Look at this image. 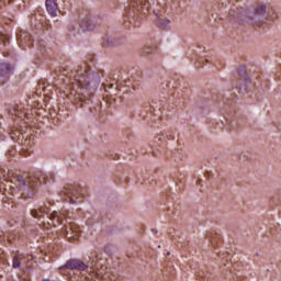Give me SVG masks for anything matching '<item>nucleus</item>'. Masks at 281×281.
Here are the masks:
<instances>
[{"label": "nucleus", "mask_w": 281, "mask_h": 281, "mask_svg": "<svg viewBox=\"0 0 281 281\" xmlns=\"http://www.w3.org/2000/svg\"><path fill=\"white\" fill-rule=\"evenodd\" d=\"M14 71V66L8 63H1L0 64V82L4 85V82H8V79L10 76H12V72Z\"/></svg>", "instance_id": "nucleus-8"}, {"label": "nucleus", "mask_w": 281, "mask_h": 281, "mask_svg": "<svg viewBox=\"0 0 281 281\" xmlns=\"http://www.w3.org/2000/svg\"><path fill=\"white\" fill-rule=\"evenodd\" d=\"M21 111H23L22 104L13 103L9 106V113H11V115L20 116Z\"/></svg>", "instance_id": "nucleus-15"}, {"label": "nucleus", "mask_w": 281, "mask_h": 281, "mask_svg": "<svg viewBox=\"0 0 281 281\" xmlns=\"http://www.w3.org/2000/svg\"><path fill=\"white\" fill-rule=\"evenodd\" d=\"M64 267L65 269H70L71 271H85L89 266H87V263L80 259H70L65 263Z\"/></svg>", "instance_id": "nucleus-9"}, {"label": "nucleus", "mask_w": 281, "mask_h": 281, "mask_svg": "<svg viewBox=\"0 0 281 281\" xmlns=\"http://www.w3.org/2000/svg\"><path fill=\"white\" fill-rule=\"evenodd\" d=\"M47 216V218H49V221H52L53 225L56 227V225H63L64 221H65V214L64 213H59L57 211H53L49 206H47V204H44L42 206H40L38 209H33L31 211V215L34 218H44V216Z\"/></svg>", "instance_id": "nucleus-4"}, {"label": "nucleus", "mask_w": 281, "mask_h": 281, "mask_svg": "<svg viewBox=\"0 0 281 281\" xmlns=\"http://www.w3.org/2000/svg\"><path fill=\"white\" fill-rule=\"evenodd\" d=\"M100 74L93 70H77V74L70 81V95H74L75 102L79 104L80 109L83 106L85 98L87 95H91V93H95L98 88L100 87ZM85 91H89L87 95H85Z\"/></svg>", "instance_id": "nucleus-2"}, {"label": "nucleus", "mask_w": 281, "mask_h": 281, "mask_svg": "<svg viewBox=\"0 0 281 281\" xmlns=\"http://www.w3.org/2000/svg\"><path fill=\"white\" fill-rule=\"evenodd\" d=\"M60 196L74 205L78 203V196H80V187L78 184H66L60 192Z\"/></svg>", "instance_id": "nucleus-5"}, {"label": "nucleus", "mask_w": 281, "mask_h": 281, "mask_svg": "<svg viewBox=\"0 0 281 281\" xmlns=\"http://www.w3.org/2000/svg\"><path fill=\"white\" fill-rule=\"evenodd\" d=\"M237 74L238 76H240V78H244V80L246 82H251V79L249 77H247V67L245 66H240L238 69H237Z\"/></svg>", "instance_id": "nucleus-16"}, {"label": "nucleus", "mask_w": 281, "mask_h": 281, "mask_svg": "<svg viewBox=\"0 0 281 281\" xmlns=\"http://www.w3.org/2000/svg\"><path fill=\"white\" fill-rule=\"evenodd\" d=\"M61 232L65 238H68V240H78V237L80 236V227L74 222L65 224Z\"/></svg>", "instance_id": "nucleus-7"}, {"label": "nucleus", "mask_w": 281, "mask_h": 281, "mask_svg": "<svg viewBox=\"0 0 281 281\" xmlns=\"http://www.w3.org/2000/svg\"><path fill=\"white\" fill-rule=\"evenodd\" d=\"M18 43H27L30 41V34L29 33H22L16 35Z\"/></svg>", "instance_id": "nucleus-18"}, {"label": "nucleus", "mask_w": 281, "mask_h": 281, "mask_svg": "<svg viewBox=\"0 0 281 281\" xmlns=\"http://www.w3.org/2000/svg\"><path fill=\"white\" fill-rule=\"evenodd\" d=\"M155 15H156V20H155L156 27H159L160 30H166V27L170 25V21L168 19L160 18L159 14L157 13H155Z\"/></svg>", "instance_id": "nucleus-13"}, {"label": "nucleus", "mask_w": 281, "mask_h": 281, "mask_svg": "<svg viewBox=\"0 0 281 281\" xmlns=\"http://www.w3.org/2000/svg\"><path fill=\"white\" fill-rule=\"evenodd\" d=\"M45 5L48 14H50V16H56L58 12V3L56 0H46Z\"/></svg>", "instance_id": "nucleus-11"}, {"label": "nucleus", "mask_w": 281, "mask_h": 281, "mask_svg": "<svg viewBox=\"0 0 281 281\" xmlns=\"http://www.w3.org/2000/svg\"><path fill=\"white\" fill-rule=\"evenodd\" d=\"M229 18L231 19H243L244 16L247 18L248 23H254L255 25H258L262 19H265V14H267V7L265 4H260L255 9H240V10H234L232 9L229 11Z\"/></svg>", "instance_id": "nucleus-3"}, {"label": "nucleus", "mask_w": 281, "mask_h": 281, "mask_svg": "<svg viewBox=\"0 0 281 281\" xmlns=\"http://www.w3.org/2000/svg\"><path fill=\"white\" fill-rule=\"evenodd\" d=\"M113 87H114L113 83H110V85L105 86V91H109V90H106V89H113Z\"/></svg>", "instance_id": "nucleus-20"}, {"label": "nucleus", "mask_w": 281, "mask_h": 281, "mask_svg": "<svg viewBox=\"0 0 281 281\" xmlns=\"http://www.w3.org/2000/svg\"><path fill=\"white\" fill-rule=\"evenodd\" d=\"M8 45L10 44V38H8V35L1 34L0 33V45Z\"/></svg>", "instance_id": "nucleus-19"}, {"label": "nucleus", "mask_w": 281, "mask_h": 281, "mask_svg": "<svg viewBox=\"0 0 281 281\" xmlns=\"http://www.w3.org/2000/svg\"><path fill=\"white\" fill-rule=\"evenodd\" d=\"M157 53V47L153 46V45H146L143 48V54L144 56H150L151 54H156Z\"/></svg>", "instance_id": "nucleus-17"}, {"label": "nucleus", "mask_w": 281, "mask_h": 281, "mask_svg": "<svg viewBox=\"0 0 281 281\" xmlns=\"http://www.w3.org/2000/svg\"><path fill=\"white\" fill-rule=\"evenodd\" d=\"M38 180L27 175H13L11 180L0 182V192L7 199H14L20 194L22 199H34L38 192Z\"/></svg>", "instance_id": "nucleus-1"}, {"label": "nucleus", "mask_w": 281, "mask_h": 281, "mask_svg": "<svg viewBox=\"0 0 281 281\" xmlns=\"http://www.w3.org/2000/svg\"><path fill=\"white\" fill-rule=\"evenodd\" d=\"M35 179L40 182V183H53L56 179V177L54 176V173H48V175H42L40 177H35Z\"/></svg>", "instance_id": "nucleus-14"}, {"label": "nucleus", "mask_w": 281, "mask_h": 281, "mask_svg": "<svg viewBox=\"0 0 281 281\" xmlns=\"http://www.w3.org/2000/svg\"><path fill=\"white\" fill-rule=\"evenodd\" d=\"M25 261V256L22 254L16 252L12 256V268L13 269H21V265Z\"/></svg>", "instance_id": "nucleus-12"}, {"label": "nucleus", "mask_w": 281, "mask_h": 281, "mask_svg": "<svg viewBox=\"0 0 281 281\" xmlns=\"http://www.w3.org/2000/svg\"><path fill=\"white\" fill-rule=\"evenodd\" d=\"M79 25L83 32H92V30H95V16L86 18Z\"/></svg>", "instance_id": "nucleus-10"}, {"label": "nucleus", "mask_w": 281, "mask_h": 281, "mask_svg": "<svg viewBox=\"0 0 281 281\" xmlns=\"http://www.w3.org/2000/svg\"><path fill=\"white\" fill-rule=\"evenodd\" d=\"M104 45H106L108 47H110L111 45L109 44V42H104Z\"/></svg>", "instance_id": "nucleus-21"}, {"label": "nucleus", "mask_w": 281, "mask_h": 281, "mask_svg": "<svg viewBox=\"0 0 281 281\" xmlns=\"http://www.w3.org/2000/svg\"><path fill=\"white\" fill-rule=\"evenodd\" d=\"M9 1H12V0H9Z\"/></svg>", "instance_id": "nucleus-22"}, {"label": "nucleus", "mask_w": 281, "mask_h": 281, "mask_svg": "<svg viewBox=\"0 0 281 281\" xmlns=\"http://www.w3.org/2000/svg\"><path fill=\"white\" fill-rule=\"evenodd\" d=\"M150 8V2L147 0H131L128 16H135L136 14H146Z\"/></svg>", "instance_id": "nucleus-6"}]
</instances>
